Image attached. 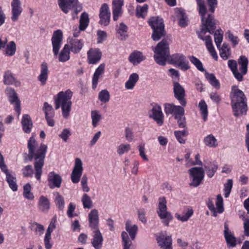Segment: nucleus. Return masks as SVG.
Returning a JSON list of instances; mask_svg holds the SVG:
<instances>
[{"instance_id":"1","label":"nucleus","mask_w":249,"mask_h":249,"mask_svg":"<svg viewBox=\"0 0 249 249\" xmlns=\"http://www.w3.org/2000/svg\"><path fill=\"white\" fill-rule=\"evenodd\" d=\"M29 157L35 160L34 167L36 171L35 177L38 180H40L42 173V167L47 149L46 144L41 143L39 146L34 137H31L28 142Z\"/></svg>"},{"instance_id":"2","label":"nucleus","mask_w":249,"mask_h":249,"mask_svg":"<svg viewBox=\"0 0 249 249\" xmlns=\"http://www.w3.org/2000/svg\"><path fill=\"white\" fill-rule=\"evenodd\" d=\"M217 23V21L213 17H202L200 31L197 32L198 37L205 41L208 51L216 60L218 59V56L213 45L212 38L210 36L206 34L207 33H214Z\"/></svg>"},{"instance_id":"3","label":"nucleus","mask_w":249,"mask_h":249,"mask_svg":"<svg viewBox=\"0 0 249 249\" xmlns=\"http://www.w3.org/2000/svg\"><path fill=\"white\" fill-rule=\"evenodd\" d=\"M230 98L234 116L239 117L246 115L248 110L247 99L244 92L239 89L237 86L232 87Z\"/></svg>"},{"instance_id":"4","label":"nucleus","mask_w":249,"mask_h":249,"mask_svg":"<svg viewBox=\"0 0 249 249\" xmlns=\"http://www.w3.org/2000/svg\"><path fill=\"white\" fill-rule=\"evenodd\" d=\"M230 98L234 116L239 117L246 115L248 110L247 99L244 92L239 89L237 86L232 87Z\"/></svg>"},{"instance_id":"5","label":"nucleus","mask_w":249,"mask_h":249,"mask_svg":"<svg viewBox=\"0 0 249 249\" xmlns=\"http://www.w3.org/2000/svg\"><path fill=\"white\" fill-rule=\"evenodd\" d=\"M63 39V34L61 30H57L53 32L51 41L53 45V52L54 56H57L60 62H65L70 59V50L67 45H65L59 52Z\"/></svg>"},{"instance_id":"6","label":"nucleus","mask_w":249,"mask_h":249,"mask_svg":"<svg viewBox=\"0 0 249 249\" xmlns=\"http://www.w3.org/2000/svg\"><path fill=\"white\" fill-rule=\"evenodd\" d=\"M72 92L69 89L65 91L59 92L54 98L55 109H58L61 107L62 116L65 119H68L70 116L72 105Z\"/></svg>"},{"instance_id":"7","label":"nucleus","mask_w":249,"mask_h":249,"mask_svg":"<svg viewBox=\"0 0 249 249\" xmlns=\"http://www.w3.org/2000/svg\"><path fill=\"white\" fill-rule=\"evenodd\" d=\"M154 58L157 63L164 66L170 54L169 44L166 40L159 42L154 50Z\"/></svg>"},{"instance_id":"8","label":"nucleus","mask_w":249,"mask_h":249,"mask_svg":"<svg viewBox=\"0 0 249 249\" xmlns=\"http://www.w3.org/2000/svg\"><path fill=\"white\" fill-rule=\"evenodd\" d=\"M148 23L153 30L152 38L154 41H158L165 36L164 25L162 18L151 17L148 20Z\"/></svg>"},{"instance_id":"9","label":"nucleus","mask_w":249,"mask_h":249,"mask_svg":"<svg viewBox=\"0 0 249 249\" xmlns=\"http://www.w3.org/2000/svg\"><path fill=\"white\" fill-rule=\"evenodd\" d=\"M58 3L60 8L65 14L72 11V14L77 15L82 9V5L78 0H58Z\"/></svg>"},{"instance_id":"10","label":"nucleus","mask_w":249,"mask_h":249,"mask_svg":"<svg viewBox=\"0 0 249 249\" xmlns=\"http://www.w3.org/2000/svg\"><path fill=\"white\" fill-rule=\"evenodd\" d=\"M157 213L163 224L166 226H168L169 222L173 219L171 213L167 211L166 200L164 197L159 199Z\"/></svg>"},{"instance_id":"11","label":"nucleus","mask_w":249,"mask_h":249,"mask_svg":"<svg viewBox=\"0 0 249 249\" xmlns=\"http://www.w3.org/2000/svg\"><path fill=\"white\" fill-rule=\"evenodd\" d=\"M190 182L189 185L194 187H198L202 182L204 177V170L202 167H193L188 170Z\"/></svg>"},{"instance_id":"12","label":"nucleus","mask_w":249,"mask_h":249,"mask_svg":"<svg viewBox=\"0 0 249 249\" xmlns=\"http://www.w3.org/2000/svg\"><path fill=\"white\" fill-rule=\"evenodd\" d=\"M5 93L10 103L15 105L14 109L18 117L21 113V104L16 91L12 88L7 87L5 90Z\"/></svg>"},{"instance_id":"13","label":"nucleus","mask_w":249,"mask_h":249,"mask_svg":"<svg viewBox=\"0 0 249 249\" xmlns=\"http://www.w3.org/2000/svg\"><path fill=\"white\" fill-rule=\"evenodd\" d=\"M170 62L171 64L177 65L184 71L190 68L186 56L183 54L175 53L173 54L170 57Z\"/></svg>"},{"instance_id":"14","label":"nucleus","mask_w":249,"mask_h":249,"mask_svg":"<svg viewBox=\"0 0 249 249\" xmlns=\"http://www.w3.org/2000/svg\"><path fill=\"white\" fill-rule=\"evenodd\" d=\"M173 91L175 97L182 106H185L187 104L185 99V91L183 87L178 82L174 81L173 83Z\"/></svg>"},{"instance_id":"15","label":"nucleus","mask_w":249,"mask_h":249,"mask_svg":"<svg viewBox=\"0 0 249 249\" xmlns=\"http://www.w3.org/2000/svg\"><path fill=\"white\" fill-rule=\"evenodd\" d=\"M83 171V163L81 160L79 158H76L71 176V180L73 183L79 182Z\"/></svg>"},{"instance_id":"16","label":"nucleus","mask_w":249,"mask_h":249,"mask_svg":"<svg viewBox=\"0 0 249 249\" xmlns=\"http://www.w3.org/2000/svg\"><path fill=\"white\" fill-rule=\"evenodd\" d=\"M224 227L223 234L228 247L233 248L235 247L237 245L236 238L230 230L228 221L224 222Z\"/></svg>"},{"instance_id":"17","label":"nucleus","mask_w":249,"mask_h":249,"mask_svg":"<svg viewBox=\"0 0 249 249\" xmlns=\"http://www.w3.org/2000/svg\"><path fill=\"white\" fill-rule=\"evenodd\" d=\"M184 106H176L173 104H165L164 111L166 115L173 114L175 118L180 116H184Z\"/></svg>"},{"instance_id":"18","label":"nucleus","mask_w":249,"mask_h":249,"mask_svg":"<svg viewBox=\"0 0 249 249\" xmlns=\"http://www.w3.org/2000/svg\"><path fill=\"white\" fill-rule=\"evenodd\" d=\"M149 116L152 118L159 125L163 123L164 116L161 108L159 105L154 106L149 113Z\"/></svg>"},{"instance_id":"19","label":"nucleus","mask_w":249,"mask_h":249,"mask_svg":"<svg viewBox=\"0 0 249 249\" xmlns=\"http://www.w3.org/2000/svg\"><path fill=\"white\" fill-rule=\"evenodd\" d=\"M67 45L70 50L73 53H79L82 49L84 46V41L82 39L70 37L68 39Z\"/></svg>"},{"instance_id":"20","label":"nucleus","mask_w":249,"mask_h":249,"mask_svg":"<svg viewBox=\"0 0 249 249\" xmlns=\"http://www.w3.org/2000/svg\"><path fill=\"white\" fill-rule=\"evenodd\" d=\"M102 52L99 49L91 48L87 52V61L89 64H95L101 59Z\"/></svg>"},{"instance_id":"21","label":"nucleus","mask_w":249,"mask_h":249,"mask_svg":"<svg viewBox=\"0 0 249 249\" xmlns=\"http://www.w3.org/2000/svg\"><path fill=\"white\" fill-rule=\"evenodd\" d=\"M48 185L51 189L60 188L62 181L61 176L52 171L49 173L48 176Z\"/></svg>"},{"instance_id":"22","label":"nucleus","mask_w":249,"mask_h":249,"mask_svg":"<svg viewBox=\"0 0 249 249\" xmlns=\"http://www.w3.org/2000/svg\"><path fill=\"white\" fill-rule=\"evenodd\" d=\"M89 227L92 230L99 229V213L96 209H92L88 214Z\"/></svg>"},{"instance_id":"23","label":"nucleus","mask_w":249,"mask_h":249,"mask_svg":"<svg viewBox=\"0 0 249 249\" xmlns=\"http://www.w3.org/2000/svg\"><path fill=\"white\" fill-rule=\"evenodd\" d=\"M93 232L91 241L92 246L95 249H101L103 242V237L99 229L92 230Z\"/></svg>"},{"instance_id":"24","label":"nucleus","mask_w":249,"mask_h":249,"mask_svg":"<svg viewBox=\"0 0 249 249\" xmlns=\"http://www.w3.org/2000/svg\"><path fill=\"white\" fill-rule=\"evenodd\" d=\"M49 70L47 64L44 62L41 64L40 73L38 76V80L42 85H45L48 79Z\"/></svg>"},{"instance_id":"25","label":"nucleus","mask_w":249,"mask_h":249,"mask_svg":"<svg viewBox=\"0 0 249 249\" xmlns=\"http://www.w3.org/2000/svg\"><path fill=\"white\" fill-rule=\"evenodd\" d=\"M124 0H112V10L113 16H119L123 14V6Z\"/></svg>"},{"instance_id":"26","label":"nucleus","mask_w":249,"mask_h":249,"mask_svg":"<svg viewBox=\"0 0 249 249\" xmlns=\"http://www.w3.org/2000/svg\"><path fill=\"white\" fill-rule=\"evenodd\" d=\"M128 59L132 64L136 65L144 60L145 57L142 52L136 51L130 54Z\"/></svg>"},{"instance_id":"27","label":"nucleus","mask_w":249,"mask_h":249,"mask_svg":"<svg viewBox=\"0 0 249 249\" xmlns=\"http://www.w3.org/2000/svg\"><path fill=\"white\" fill-rule=\"evenodd\" d=\"M105 71V65L100 64L94 72L92 79V87L93 89L96 88L100 76L104 73Z\"/></svg>"},{"instance_id":"28","label":"nucleus","mask_w":249,"mask_h":249,"mask_svg":"<svg viewBox=\"0 0 249 249\" xmlns=\"http://www.w3.org/2000/svg\"><path fill=\"white\" fill-rule=\"evenodd\" d=\"M22 129L25 133H29L32 128V122L30 116L28 114H24L21 120Z\"/></svg>"},{"instance_id":"29","label":"nucleus","mask_w":249,"mask_h":249,"mask_svg":"<svg viewBox=\"0 0 249 249\" xmlns=\"http://www.w3.org/2000/svg\"><path fill=\"white\" fill-rule=\"evenodd\" d=\"M158 242L161 248L163 249H173L172 247V239L171 236H160L158 239Z\"/></svg>"},{"instance_id":"30","label":"nucleus","mask_w":249,"mask_h":249,"mask_svg":"<svg viewBox=\"0 0 249 249\" xmlns=\"http://www.w3.org/2000/svg\"><path fill=\"white\" fill-rule=\"evenodd\" d=\"M228 66L232 71L235 78L238 81L243 80V76L242 74L239 72L237 69V64L236 61L233 60H230L228 62Z\"/></svg>"},{"instance_id":"31","label":"nucleus","mask_w":249,"mask_h":249,"mask_svg":"<svg viewBox=\"0 0 249 249\" xmlns=\"http://www.w3.org/2000/svg\"><path fill=\"white\" fill-rule=\"evenodd\" d=\"M39 209L43 213H47L50 209V202L48 199L41 196L38 200Z\"/></svg>"},{"instance_id":"32","label":"nucleus","mask_w":249,"mask_h":249,"mask_svg":"<svg viewBox=\"0 0 249 249\" xmlns=\"http://www.w3.org/2000/svg\"><path fill=\"white\" fill-rule=\"evenodd\" d=\"M216 208L214 211H211L213 213V215L216 217L217 213H221L224 211L223 199L221 195L219 194L216 196V201L215 202Z\"/></svg>"},{"instance_id":"33","label":"nucleus","mask_w":249,"mask_h":249,"mask_svg":"<svg viewBox=\"0 0 249 249\" xmlns=\"http://www.w3.org/2000/svg\"><path fill=\"white\" fill-rule=\"evenodd\" d=\"M204 144L210 148H216L218 145L217 140L213 134H209L204 138Z\"/></svg>"},{"instance_id":"34","label":"nucleus","mask_w":249,"mask_h":249,"mask_svg":"<svg viewBox=\"0 0 249 249\" xmlns=\"http://www.w3.org/2000/svg\"><path fill=\"white\" fill-rule=\"evenodd\" d=\"M139 75L136 73H133L129 76L128 80L125 83V88L128 90L134 89L137 82L139 80Z\"/></svg>"},{"instance_id":"35","label":"nucleus","mask_w":249,"mask_h":249,"mask_svg":"<svg viewBox=\"0 0 249 249\" xmlns=\"http://www.w3.org/2000/svg\"><path fill=\"white\" fill-rule=\"evenodd\" d=\"M3 83L7 85L14 84L15 86H18L19 85V82L17 81L12 72L9 71H7L4 73Z\"/></svg>"},{"instance_id":"36","label":"nucleus","mask_w":249,"mask_h":249,"mask_svg":"<svg viewBox=\"0 0 249 249\" xmlns=\"http://www.w3.org/2000/svg\"><path fill=\"white\" fill-rule=\"evenodd\" d=\"M11 5L13 16H19L21 14L22 8L20 0H12Z\"/></svg>"},{"instance_id":"37","label":"nucleus","mask_w":249,"mask_h":249,"mask_svg":"<svg viewBox=\"0 0 249 249\" xmlns=\"http://www.w3.org/2000/svg\"><path fill=\"white\" fill-rule=\"evenodd\" d=\"M16 44L13 41H10L3 50V53L8 56H13L16 52Z\"/></svg>"},{"instance_id":"38","label":"nucleus","mask_w":249,"mask_h":249,"mask_svg":"<svg viewBox=\"0 0 249 249\" xmlns=\"http://www.w3.org/2000/svg\"><path fill=\"white\" fill-rule=\"evenodd\" d=\"M125 230L129 233L132 240L135 238L138 228L136 225H132L130 220H127L125 223Z\"/></svg>"},{"instance_id":"39","label":"nucleus","mask_w":249,"mask_h":249,"mask_svg":"<svg viewBox=\"0 0 249 249\" xmlns=\"http://www.w3.org/2000/svg\"><path fill=\"white\" fill-rule=\"evenodd\" d=\"M54 202L59 211H63L65 208V201L64 197L58 192L54 193Z\"/></svg>"},{"instance_id":"40","label":"nucleus","mask_w":249,"mask_h":249,"mask_svg":"<svg viewBox=\"0 0 249 249\" xmlns=\"http://www.w3.org/2000/svg\"><path fill=\"white\" fill-rule=\"evenodd\" d=\"M6 177V181L8 183L10 188L13 191H17L18 186L16 183V178L14 174L10 173L9 171L5 173Z\"/></svg>"},{"instance_id":"41","label":"nucleus","mask_w":249,"mask_h":249,"mask_svg":"<svg viewBox=\"0 0 249 249\" xmlns=\"http://www.w3.org/2000/svg\"><path fill=\"white\" fill-rule=\"evenodd\" d=\"M238 63L240 66V71L242 75H245L248 71L249 61L248 58L244 55H241L238 60Z\"/></svg>"},{"instance_id":"42","label":"nucleus","mask_w":249,"mask_h":249,"mask_svg":"<svg viewBox=\"0 0 249 249\" xmlns=\"http://www.w3.org/2000/svg\"><path fill=\"white\" fill-rule=\"evenodd\" d=\"M206 174L209 178H212L217 170L218 166L214 162L208 163L204 166Z\"/></svg>"},{"instance_id":"43","label":"nucleus","mask_w":249,"mask_h":249,"mask_svg":"<svg viewBox=\"0 0 249 249\" xmlns=\"http://www.w3.org/2000/svg\"><path fill=\"white\" fill-rule=\"evenodd\" d=\"M205 77L209 83L215 89H219L220 85L219 81L213 73H205Z\"/></svg>"},{"instance_id":"44","label":"nucleus","mask_w":249,"mask_h":249,"mask_svg":"<svg viewBox=\"0 0 249 249\" xmlns=\"http://www.w3.org/2000/svg\"><path fill=\"white\" fill-rule=\"evenodd\" d=\"M127 32V26L124 23H121L117 31L119 38L121 40H125L128 37Z\"/></svg>"},{"instance_id":"45","label":"nucleus","mask_w":249,"mask_h":249,"mask_svg":"<svg viewBox=\"0 0 249 249\" xmlns=\"http://www.w3.org/2000/svg\"><path fill=\"white\" fill-rule=\"evenodd\" d=\"M219 48L220 55L224 60L228 59L231 55L230 48L226 43H224Z\"/></svg>"},{"instance_id":"46","label":"nucleus","mask_w":249,"mask_h":249,"mask_svg":"<svg viewBox=\"0 0 249 249\" xmlns=\"http://www.w3.org/2000/svg\"><path fill=\"white\" fill-rule=\"evenodd\" d=\"M198 107L200 110L203 120L206 121L207 120L208 114V106L204 100H202L198 104Z\"/></svg>"},{"instance_id":"47","label":"nucleus","mask_w":249,"mask_h":249,"mask_svg":"<svg viewBox=\"0 0 249 249\" xmlns=\"http://www.w3.org/2000/svg\"><path fill=\"white\" fill-rule=\"evenodd\" d=\"M194 212L192 209H188L187 211L183 213V214L181 215L178 213L175 214V217L182 222L188 221L193 215Z\"/></svg>"},{"instance_id":"48","label":"nucleus","mask_w":249,"mask_h":249,"mask_svg":"<svg viewBox=\"0 0 249 249\" xmlns=\"http://www.w3.org/2000/svg\"><path fill=\"white\" fill-rule=\"evenodd\" d=\"M81 201L85 209H89L93 207L92 201L90 197L87 194H84L82 196Z\"/></svg>"},{"instance_id":"49","label":"nucleus","mask_w":249,"mask_h":249,"mask_svg":"<svg viewBox=\"0 0 249 249\" xmlns=\"http://www.w3.org/2000/svg\"><path fill=\"white\" fill-rule=\"evenodd\" d=\"M91 118L92 119V124L96 127L102 119V115L97 110H92L91 112Z\"/></svg>"},{"instance_id":"50","label":"nucleus","mask_w":249,"mask_h":249,"mask_svg":"<svg viewBox=\"0 0 249 249\" xmlns=\"http://www.w3.org/2000/svg\"><path fill=\"white\" fill-rule=\"evenodd\" d=\"M223 34V32L221 29H217L214 33V42L218 48H220L222 42Z\"/></svg>"},{"instance_id":"51","label":"nucleus","mask_w":249,"mask_h":249,"mask_svg":"<svg viewBox=\"0 0 249 249\" xmlns=\"http://www.w3.org/2000/svg\"><path fill=\"white\" fill-rule=\"evenodd\" d=\"M175 136L180 143H184L185 142V139L184 138L187 135L188 133L185 130L182 131H176L174 132Z\"/></svg>"},{"instance_id":"52","label":"nucleus","mask_w":249,"mask_h":249,"mask_svg":"<svg viewBox=\"0 0 249 249\" xmlns=\"http://www.w3.org/2000/svg\"><path fill=\"white\" fill-rule=\"evenodd\" d=\"M122 237L124 243V249H132V242L129 240L127 232L123 231L122 233Z\"/></svg>"},{"instance_id":"53","label":"nucleus","mask_w":249,"mask_h":249,"mask_svg":"<svg viewBox=\"0 0 249 249\" xmlns=\"http://www.w3.org/2000/svg\"><path fill=\"white\" fill-rule=\"evenodd\" d=\"M189 59L190 62L200 71H204V69L201 61L196 57L194 56H190Z\"/></svg>"},{"instance_id":"54","label":"nucleus","mask_w":249,"mask_h":249,"mask_svg":"<svg viewBox=\"0 0 249 249\" xmlns=\"http://www.w3.org/2000/svg\"><path fill=\"white\" fill-rule=\"evenodd\" d=\"M24 191H23V196H24L28 199H33L34 198V196L33 193H31V186L29 183H27L23 187Z\"/></svg>"},{"instance_id":"55","label":"nucleus","mask_w":249,"mask_h":249,"mask_svg":"<svg viewBox=\"0 0 249 249\" xmlns=\"http://www.w3.org/2000/svg\"><path fill=\"white\" fill-rule=\"evenodd\" d=\"M98 99L103 103H107L110 99V94L107 89L101 90L98 95Z\"/></svg>"},{"instance_id":"56","label":"nucleus","mask_w":249,"mask_h":249,"mask_svg":"<svg viewBox=\"0 0 249 249\" xmlns=\"http://www.w3.org/2000/svg\"><path fill=\"white\" fill-rule=\"evenodd\" d=\"M233 185L232 180L231 179H229L227 182L224 184V196L226 198L229 197L230 193L231 192Z\"/></svg>"},{"instance_id":"57","label":"nucleus","mask_w":249,"mask_h":249,"mask_svg":"<svg viewBox=\"0 0 249 249\" xmlns=\"http://www.w3.org/2000/svg\"><path fill=\"white\" fill-rule=\"evenodd\" d=\"M131 149L130 145L129 144H121L117 148V152L119 155H122L124 153L128 152Z\"/></svg>"},{"instance_id":"58","label":"nucleus","mask_w":249,"mask_h":249,"mask_svg":"<svg viewBox=\"0 0 249 249\" xmlns=\"http://www.w3.org/2000/svg\"><path fill=\"white\" fill-rule=\"evenodd\" d=\"M89 24V17H80L79 19V30L84 31Z\"/></svg>"},{"instance_id":"59","label":"nucleus","mask_w":249,"mask_h":249,"mask_svg":"<svg viewBox=\"0 0 249 249\" xmlns=\"http://www.w3.org/2000/svg\"><path fill=\"white\" fill-rule=\"evenodd\" d=\"M199 14L205 16L206 12V8L204 0H196Z\"/></svg>"},{"instance_id":"60","label":"nucleus","mask_w":249,"mask_h":249,"mask_svg":"<svg viewBox=\"0 0 249 249\" xmlns=\"http://www.w3.org/2000/svg\"><path fill=\"white\" fill-rule=\"evenodd\" d=\"M43 110L44 111L45 116H51L54 115V112L53 110L52 105L49 104L47 102H45L43 105Z\"/></svg>"},{"instance_id":"61","label":"nucleus","mask_w":249,"mask_h":249,"mask_svg":"<svg viewBox=\"0 0 249 249\" xmlns=\"http://www.w3.org/2000/svg\"><path fill=\"white\" fill-rule=\"evenodd\" d=\"M99 12V16H110L108 5L106 3L102 4L100 8Z\"/></svg>"},{"instance_id":"62","label":"nucleus","mask_w":249,"mask_h":249,"mask_svg":"<svg viewBox=\"0 0 249 249\" xmlns=\"http://www.w3.org/2000/svg\"><path fill=\"white\" fill-rule=\"evenodd\" d=\"M138 219L140 220L142 223L145 224L147 222V219L145 216L146 211L143 208H140L138 210Z\"/></svg>"},{"instance_id":"63","label":"nucleus","mask_w":249,"mask_h":249,"mask_svg":"<svg viewBox=\"0 0 249 249\" xmlns=\"http://www.w3.org/2000/svg\"><path fill=\"white\" fill-rule=\"evenodd\" d=\"M75 208L76 206L73 203H70L69 204L67 213L69 218H72L77 215L76 213H74Z\"/></svg>"},{"instance_id":"64","label":"nucleus","mask_w":249,"mask_h":249,"mask_svg":"<svg viewBox=\"0 0 249 249\" xmlns=\"http://www.w3.org/2000/svg\"><path fill=\"white\" fill-rule=\"evenodd\" d=\"M226 36L229 39V40L232 42L234 46L238 44L239 42V39L237 36H234L230 31H228L226 33Z\"/></svg>"}]
</instances>
